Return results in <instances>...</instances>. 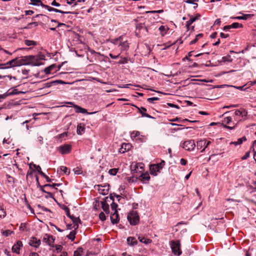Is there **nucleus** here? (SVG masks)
Here are the masks:
<instances>
[{"label":"nucleus","mask_w":256,"mask_h":256,"mask_svg":"<svg viewBox=\"0 0 256 256\" xmlns=\"http://www.w3.org/2000/svg\"><path fill=\"white\" fill-rule=\"evenodd\" d=\"M228 114L232 116L234 121L236 122V124H238L248 119V112L244 108H240V109L226 112L224 115Z\"/></svg>","instance_id":"nucleus-1"},{"label":"nucleus","mask_w":256,"mask_h":256,"mask_svg":"<svg viewBox=\"0 0 256 256\" xmlns=\"http://www.w3.org/2000/svg\"><path fill=\"white\" fill-rule=\"evenodd\" d=\"M170 246L172 253L177 256H180L182 252L180 249V243L178 240H171L170 242Z\"/></svg>","instance_id":"nucleus-2"},{"label":"nucleus","mask_w":256,"mask_h":256,"mask_svg":"<svg viewBox=\"0 0 256 256\" xmlns=\"http://www.w3.org/2000/svg\"><path fill=\"white\" fill-rule=\"evenodd\" d=\"M127 218L130 224L133 226L137 224L140 221V217L136 211L130 212L128 214Z\"/></svg>","instance_id":"nucleus-3"},{"label":"nucleus","mask_w":256,"mask_h":256,"mask_svg":"<svg viewBox=\"0 0 256 256\" xmlns=\"http://www.w3.org/2000/svg\"><path fill=\"white\" fill-rule=\"evenodd\" d=\"M130 138L137 142H144L147 139L146 136L140 134V132L137 130H134L130 133Z\"/></svg>","instance_id":"nucleus-4"},{"label":"nucleus","mask_w":256,"mask_h":256,"mask_svg":"<svg viewBox=\"0 0 256 256\" xmlns=\"http://www.w3.org/2000/svg\"><path fill=\"white\" fill-rule=\"evenodd\" d=\"M26 64L25 60L22 58H17L10 60L7 62V64L10 65V67L20 66Z\"/></svg>","instance_id":"nucleus-5"},{"label":"nucleus","mask_w":256,"mask_h":256,"mask_svg":"<svg viewBox=\"0 0 256 256\" xmlns=\"http://www.w3.org/2000/svg\"><path fill=\"white\" fill-rule=\"evenodd\" d=\"M120 40V41L118 46L122 51H125L128 50L130 48V43L128 42L127 38L124 36H121Z\"/></svg>","instance_id":"nucleus-6"},{"label":"nucleus","mask_w":256,"mask_h":256,"mask_svg":"<svg viewBox=\"0 0 256 256\" xmlns=\"http://www.w3.org/2000/svg\"><path fill=\"white\" fill-rule=\"evenodd\" d=\"M68 104H69L71 106H72L74 108L75 112L76 113H81L83 114H93L96 113V112H87V110L84 108H82L80 107V106H78V105L75 104L73 102H68Z\"/></svg>","instance_id":"nucleus-7"},{"label":"nucleus","mask_w":256,"mask_h":256,"mask_svg":"<svg viewBox=\"0 0 256 256\" xmlns=\"http://www.w3.org/2000/svg\"><path fill=\"white\" fill-rule=\"evenodd\" d=\"M58 150L62 154H66L71 152L72 146L70 144H64L58 146Z\"/></svg>","instance_id":"nucleus-8"},{"label":"nucleus","mask_w":256,"mask_h":256,"mask_svg":"<svg viewBox=\"0 0 256 256\" xmlns=\"http://www.w3.org/2000/svg\"><path fill=\"white\" fill-rule=\"evenodd\" d=\"M211 142L206 140H202L197 142V148L198 149H201L203 148L201 152H203L210 144Z\"/></svg>","instance_id":"nucleus-9"},{"label":"nucleus","mask_w":256,"mask_h":256,"mask_svg":"<svg viewBox=\"0 0 256 256\" xmlns=\"http://www.w3.org/2000/svg\"><path fill=\"white\" fill-rule=\"evenodd\" d=\"M195 146L194 141L192 140H186L182 144V148L188 151L192 150Z\"/></svg>","instance_id":"nucleus-10"},{"label":"nucleus","mask_w":256,"mask_h":256,"mask_svg":"<svg viewBox=\"0 0 256 256\" xmlns=\"http://www.w3.org/2000/svg\"><path fill=\"white\" fill-rule=\"evenodd\" d=\"M30 60H32L34 65L36 66L42 64L43 63L41 60H45V56L44 55H40L37 57H35L33 56H30Z\"/></svg>","instance_id":"nucleus-11"},{"label":"nucleus","mask_w":256,"mask_h":256,"mask_svg":"<svg viewBox=\"0 0 256 256\" xmlns=\"http://www.w3.org/2000/svg\"><path fill=\"white\" fill-rule=\"evenodd\" d=\"M54 238L52 236L48 234H44L42 237V242L50 246H52V245L54 243Z\"/></svg>","instance_id":"nucleus-12"},{"label":"nucleus","mask_w":256,"mask_h":256,"mask_svg":"<svg viewBox=\"0 0 256 256\" xmlns=\"http://www.w3.org/2000/svg\"><path fill=\"white\" fill-rule=\"evenodd\" d=\"M98 190L100 194L102 195H106L108 194L109 190V185L108 184H104L102 185H98Z\"/></svg>","instance_id":"nucleus-13"},{"label":"nucleus","mask_w":256,"mask_h":256,"mask_svg":"<svg viewBox=\"0 0 256 256\" xmlns=\"http://www.w3.org/2000/svg\"><path fill=\"white\" fill-rule=\"evenodd\" d=\"M58 84H65V82L62 80H52L44 84L43 88H50Z\"/></svg>","instance_id":"nucleus-14"},{"label":"nucleus","mask_w":256,"mask_h":256,"mask_svg":"<svg viewBox=\"0 0 256 256\" xmlns=\"http://www.w3.org/2000/svg\"><path fill=\"white\" fill-rule=\"evenodd\" d=\"M41 6L44 8H46L50 12H59V13H61V14H70V13H71L70 12H64L62 10L50 7L48 5H46L44 4H42Z\"/></svg>","instance_id":"nucleus-15"},{"label":"nucleus","mask_w":256,"mask_h":256,"mask_svg":"<svg viewBox=\"0 0 256 256\" xmlns=\"http://www.w3.org/2000/svg\"><path fill=\"white\" fill-rule=\"evenodd\" d=\"M20 92H18V90L16 88H10L5 94H4L2 95H0V98H4L8 96L18 94Z\"/></svg>","instance_id":"nucleus-16"},{"label":"nucleus","mask_w":256,"mask_h":256,"mask_svg":"<svg viewBox=\"0 0 256 256\" xmlns=\"http://www.w3.org/2000/svg\"><path fill=\"white\" fill-rule=\"evenodd\" d=\"M114 196H116L117 198H118V200H120V195H118V194H110V198L113 201L112 204H110L111 208L114 212L115 210H116V208L118 207V204L114 202Z\"/></svg>","instance_id":"nucleus-17"},{"label":"nucleus","mask_w":256,"mask_h":256,"mask_svg":"<svg viewBox=\"0 0 256 256\" xmlns=\"http://www.w3.org/2000/svg\"><path fill=\"white\" fill-rule=\"evenodd\" d=\"M22 246V243L21 241H18L12 247V251L17 254H20V250Z\"/></svg>","instance_id":"nucleus-18"},{"label":"nucleus","mask_w":256,"mask_h":256,"mask_svg":"<svg viewBox=\"0 0 256 256\" xmlns=\"http://www.w3.org/2000/svg\"><path fill=\"white\" fill-rule=\"evenodd\" d=\"M150 177L148 172L142 173L139 176V179L144 184L148 183V182L149 181V180H150Z\"/></svg>","instance_id":"nucleus-19"},{"label":"nucleus","mask_w":256,"mask_h":256,"mask_svg":"<svg viewBox=\"0 0 256 256\" xmlns=\"http://www.w3.org/2000/svg\"><path fill=\"white\" fill-rule=\"evenodd\" d=\"M40 243L41 242L40 240H38L35 237H32L30 240L29 244L32 246L37 248L40 246Z\"/></svg>","instance_id":"nucleus-20"},{"label":"nucleus","mask_w":256,"mask_h":256,"mask_svg":"<svg viewBox=\"0 0 256 256\" xmlns=\"http://www.w3.org/2000/svg\"><path fill=\"white\" fill-rule=\"evenodd\" d=\"M110 220L112 224H116L119 222L120 218L117 210H115L110 216Z\"/></svg>","instance_id":"nucleus-21"},{"label":"nucleus","mask_w":256,"mask_h":256,"mask_svg":"<svg viewBox=\"0 0 256 256\" xmlns=\"http://www.w3.org/2000/svg\"><path fill=\"white\" fill-rule=\"evenodd\" d=\"M150 173L152 175L156 176L158 172H160V170H158V165L152 164L150 167Z\"/></svg>","instance_id":"nucleus-22"},{"label":"nucleus","mask_w":256,"mask_h":256,"mask_svg":"<svg viewBox=\"0 0 256 256\" xmlns=\"http://www.w3.org/2000/svg\"><path fill=\"white\" fill-rule=\"evenodd\" d=\"M132 147L130 144L123 143L121 146V148L120 149V152L124 153L126 151L129 150Z\"/></svg>","instance_id":"nucleus-23"},{"label":"nucleus","mask_w":256,"mask_h":256,"mask_svg":"<svg viewBox=\"0 0 256 256\" xmlns=\"http://www.w3.org/2000/svg\"><path fill=\"white\" fill-rule=\"evenodd\" d=\"M138 110L140 114H141L142 116L146 117L148 118H152V116L149 115L148 114L146 113V109L144 107L138 108Z\"/></svg>","instance_id":"nucleus-24"},{"label":"nucleus","mask_w":256,"mask_h":256,"mask_svg":"<svg viewBox=\"0 0 256 256\" xmlns=\"http://www.w3.org/2000/svg\"><path fill=\"white\" fill-rule=\"evenodd\" d=\"M70 218L72 220L74 223L73 228H74V230L77 229L78 227V223L80 221V219L79 218L75 217L73 215H72Z\"/></svg>","instance_id":"nucleus-25"},{"label":"nucleus","mask_w":256,"mask_h":256,"mask_svg":"<svg viewBox=\"0 0 256 256\" xmlns=\"http://www.w3.org/2000/svg\"><path fill=\"white\" fill-rule=\"evenodd\" d=\"M128 244L131 246H134L138 244L136 239L134 237L130 236L127 238Z\"/></svg>","instance_id":"nucleus-26"},{"label":"nucleus","mask_w":256,"mask_h":256,"mask_svg":"<svg viewBox=\"0 0 256 256\" xmlns=\"http://www.w3.org/2000/svg\"><path fill=\"white\" fill-rule=\"evenodd\" d=\"M254 16L253 14H244L242 16L232 18L234 19L246 20Z\"/></svg>","instance_id":"nucleus-27"},{"label":"nucleus","mask_w":256,"mask_h":256,"mask_svg":"<svg viewBox=\"0 0 256 256\" xmlns=\"http://www.w3.org/2000/svg\"><path fill=\"white\" fill-rule=\"evenodd\" d=\"M85 130V128L84 124H79L77 126V130L76 132L79 135H82L84 132Z\"/></svg>","instance_id":"nucleus-28"},{"label":"nucleus","mask_w":256,"mask_h":256,"mask_svg":"<svg viewBox=\"0 0 256 256\" xmlns=\"http://www.w3.org/2000/svg\"><path fill=\"white\" fill-rule=\"evenodd\" d=\"M232 116L230 114L225 116L222 120V125L232 124L233 122H232Z\"/></svg>","instance_id":"nucleus-29"},{"label":"nucleus","mask_w":256,"mask_h":256,"mask_svg":"<svg viewBox=\"0 0 256 256\" xmlns=\"http://www.w3.org/2000/svg\"><path fill=\"white\" fill-rule=\"evenodd\" d=\"M246 136H243L241 138H240L237 141L232 142L230 143V144H234L235 146L240 145L243 143V142H246Z\"/></svg>","instance_id":"nucleus-30"},{"label":"nucleus","mask_w":256,"mask_h":256,"mask_svg":"<svg viewBox=\"0 0 256 256\" xmlns=\"http://www.w3.org/2000/svg\"><path fill=\"white\" fill-rule=\"evenodd\" d=\"M138 239L140 240V242L144 243L146 244H150L152 242V240L146 238L145 237L142 236H139Z\"/></svg>","instance_id":"nucleus-31"},{"label":"nucleus","mask_w":256,"mask_h":256,"mask_svg":"<svg viewBox=\"0 0 256 256\" xmlns=\"http://www.w3.org/2000/svg\"><path fill=\"white\" fill-rule=\"evenodd\" d=\"M6 215V210L4 209V204L0 203V220L4 218Z\"/></svg>","instance_id":"nucleus-32"},{"label":"nucleus","mask_w":256,"mask_h":256,"mask_svg":"<svg viewBox=\"0 0 256 256\" xmlns=\"http://www.w3.org/2000/svg\"><path fill=\"white\" fill-rule=\"evenodd\" d=\"M102 207L103 210L106 213L108 214L110 212L109 210V205L106 203V201H102Z\"/></svg>","instance_id":"nucleus-33"},{"label":"nucleus","mask_w":256,"mask_h":256,"mask_svg":"<svg viewBox=\"0 0 256 256\" xmlns=\"http://www.w3.org/2000/svg\"><path fill=\"white\" fill-rule=\"evenodd\" d=\"M24 44L28 46H34L36 45L37 42L32 40H24Z\"/></svg>","instance_id":"nucleus-34"},{"label":"nucleus","mask_w":256,"mask_h":256,"mask_svg":"<svg viewBox=\"0 0 256 256\" xmlns=\"http://www.w3.org/2000/svg\"><path fill=\"white\" fill-rule=\"evenodd\" d=\"M168 30V28H166L164 26H161L158 28V30H160V34L162 36H164V34H166Z\"/></svg>","instance_id":"nucleus-35"},{"label":"nucleus","mask_w":256,"mask_h":256,"mask_svg":"<svg viewBox=\"0 0 256 256\" xmlns=\"http://www.w3.org/2000/svg\"><path fill=\"white\" fill-rule=\"evenodd\" d=\"M203 36L204 34H198L196 36L195 38L190 42V44L192 45L196 44L198 41V40L203 37Z\"/></svg>","instance_id":"nucleus-36"},{"label":"nucleus","mask_w":256,"mask_h":256,"mask_svg":"<svg viewBox=\"0 0 256 256\" xmlns=\"http://www.w3.org/2000/svg\"><path fill=\"white\" fill-rule=\"evenodd\" d=\"M232 58L231 56L230 55H227L226 56H223L222 58V61L223 62H232Z\"/></svg>","instance_id":"nucleus-37"},{"label":"nucleus","mask_w":256,"mask_h":256,"mask_svg":"<svg viewBox=\"0 0 256 256\" xmlns=\"http://www.w3.org/2000/svg\"><path fill=\"white\" fill-rule=\"evenodd\" d=\"M83 252V249L82 248H78L74 252V256H81Z\"/></svg>","instance_id":"nucleus-38"},{"label":"nucleus","mask_w":256,"mask_h":256,"mask_svg":"<svg viewBox=\"0 0 256 256\" xmlns=\"http://www.w3.org/2000/svg\"><path fill=\"white\" fill-rule=\"evenodd\" d=\"M121 36H120L118 38L114 39H111L110 40V42L112 44H113L114 45H119L120 41V40Z\"/></svg>","instance_id":"nucleus-39"},{"label":"nucleus","mask_w":256,"mask_h":256,"mask_svg":"<svg viewBox=\"0 0 256 256\" xmlns=\"http://www.w3.org/2000/svg\"><path fill=\"white\" fill-rule=\"evenodd\" d=\"M60 170L66 175H68L70 173V170L66 166H61L60 168Z\"/></svg>","instance_id":"nucleus-40"},{"label":"nucleus","mask_w":256,"mask_h":256,"mask_svg":"<svg viewBox=\"0 0 256 256\" xmlns=\"http://www.w3.org/2000/svg\"><path fill=\"white\" fill-rule=\"evenodd\" d=\"M232 126H229L226 124H223V127L230 130H234L238 125V124L234 122H232Z\"/></svg>","instance_id":"nucleus-41"},{"label":"nucleus","mask_w":256,"mask_h":256,"mask_svg":"<svg viewBox=\"0 0 256 256\" xmlns=\"http://www.w3.org/2000/svg\"><path fill=\"white\" fill-rule=\"evenodd\" d=\"M76 234V231L72 230L70 232V234L68 236V238L69 240H70L72 241H73L75 238Z\"/></svg>","instance_id":"nucleus-42"},{"label":"nucleus","mask_w":256,"mask_h":256,"mask_svg":"<svg viewBox=\"0 0 256 256\" xmlns=\"http://www.w3.org/2000/svg\"><path fill=\"white\" fill-rule=\"evenodd\" d=\"M38 26V24L37 22H32L28 24L27 26L24 27V28L30 29L32 28L33 26Z\"/></svg>","instance_id":"nucleus-43"},{"label":"nucleus","mask_w":256,"mask_h":256,"mask_svg":"<svg viewBox=\"0 0 256 256\" xmlns=\"http://www.w3.org/2000/svg\"><path fill=\"white\" fill-rule=\"evenodd\" d=\"M60 184H44V186L46 188H48L49 189V190H50V188H55V187L56 186H58Z\"/></svg>","instance_id":"nucleus-44"},{"label":"nucleus","mask_w":256,"mask_h":256,"mask_svg":"<svg viewBox=\"0 0 256 256\" xmlns=\"http://www.w3.org/2000/svg\"><path fill=\"white\" fill-rule=\"evenodd\" d=\"M118 171V168H114L108 170V174L112 176H116Z\"/></svg>","instance_id":"nucleus-45"},{"label":"nucleus","mask_w":256,"mask_h":256,"mask_svg":"<svg viewBox=\"0 0 256 256\" xmlns=\"http://www.w3.org/2000/svg\"><path fill=\"white\" fill-rule=\"evenodd\" d=\"M31 2L30 3V4L34 6H40L42 4H43L41 2V0H31Z\"/></svg>","instance_id":"nucleus-46"},{"label":"nucleus","mask_w":256,"mask_h":256,"mask_svg":"<svg viewBox=\"0 0 256 256\" xmlns=\"http://www.w3.org/2000/svg\"><path fill=\"white\" fill-rule=\"evenodd\" d=\"M242 24L238 22H234L230 24V28H242Z\"/></svg>","instance_id":"nucleus-47"},{"label":"nucleus","mask_w":256,"mask_h":256,"mask_svg":"<svg viewBox=\"0 0 256 256\" xmlns=\"http://www.w3.org/2000/svg\"><path fill=\"white\" fill-rule=\"evenodd\" d=\"M196 21V19L194 18L193 17H191L190 18V19L188 20L186 22V26L188 28H189V26L194 22Z\"/></svg>","instance_id":"nucleus-48"},{"label":"nucleus","mask_w":256,"mask_h":256,"mask_svg":"<svg viewBox=\"0 0 256 256\" xmlns=\"http://www.w3.org/2000/svg\"><path fill=\"white\" fill-rule=\"evenodd\" d=\"M128 62V60L126 58H122L118 62V64H127Z\"/></svg>","instance_id":"nucleus-49"},{"label":"nucleus","mask_w":256,"mask_h":256,"mask_svg":"<svg viewBox=\"0 0 256 256\" xmlns=\"http://www.w3.org/2000/svg\"><path fill=\"white\" fill-rule=\"evenodd\" d=\"M88 51L92 54H94L96 56H104V55L101 54L100 52H96L94 50H92V49H90V48H88Z\"/></svg>","instance_id":"nucleus-50"},{"label":"nucleus","mask_w":256,"mask_h":256,"mask_svg":"<svg viewBox=\"0 0 256 256\" xmlns=\"http://www.w3.org/2000/svg\"><path fill=\"white\" fill-rule=\"evenodd\" d=\"M26 223H22L19 227L20 230L24 232L26 230Z\"/></svg>","instance_id":"nucleus-51"},{"label":"nucleus","mask_w":256,"mask_h":256,"mask_svg":"<svg viewBox=\"0 0 256 256\" xmlns=\"http://www.w3.org/2000/svg\"><path fill=\"white\" fill-rule=\"evenodd\" d=\"M160 100V98L158 97H152L150 98L147 99L148 102L150 103H154V100Z\"/></svg>","instance_id":"nucleus-52"},{"label":"nucleus","mask_w":256,"mask_h":256,"mask_svg":"<svg viewBox=\"0 0 256 256\" xmlns=\"http://www.w3.org/2000/svg\"><path fill=\"white\" fill-rule=\"evenodd\" d=\"M34 170H28L26 174V179L28 178V177L32 178L34 175Z\"/></svg>","instance_id":"nucleus-53"},{"label":"nucleus","mask_w":256,"mask_h":256,"mask_svg":"<svg viewBox=\"0 0 256 256\" xmlns=\"http://www.w3.org/2000/svg\"><path fill=\"white\" fill-rule=\"evenodd\" d=\"M99 218H100V220L102 221H104L106 219L105 214L103 212H101L99 214Z\"/></svg>","instance_id":"nucleus-54"},{"label":"nucleus","mask_w":256,"mask_h":256,"mask_svg":"<svg viewBox=\"0 0 256 256\" xmlns=\"http://www.w3.org/2000/svg\"><path fill=\"white\" fill-rule=\"evenodd\" d=\"M12 232L10 230H6L3 231L2 234L3 235L8 236L9 235H10Z\"/></svg>","instance_id":"nucleus-55"},{"label":"nucleus","mask_w":256,"mask_h":256,"mask_svg":"<svg viewBox=\"0 0 256 256\" xmlns=\"http://www.w3.org/2000/svg\"><path fill=\"white\" fill-rule=\"evenodd\" d=\"M40 190L42 192H43L46 193V190H49V189L48 188H46L44 186H40Z\"/></svg>","instance_id":"nucleus-56"},{"label":"nucleus","mask_w":256,"mask_h":256,"mask_svg":"<svg viewBox=\"0 0 256 256\" xmlns=\"http://www.w3.org/2000/svg\"><path fill=\"white\" fill-rule=\"evenodd\" d=\"M54 66L53 65L50 66L49 67L46 68L45 72L46 74H50L52 70V69Z\"/></svg>","instance_id":"nucleus-57"},{"label":"nucleus","mask_w":256,"mask_h":256,"mask_svg":"<svg viewBox=\"0 0 256 256\" xmlns=\"http://www.w3.org/2000/svg\"><path fill=\"white\" fill-rule=\"evenodd\" d=\"M6 178H7L8 181L9 182H14V178L13 177L10 176L8 174H6Z\"/></svg>","instance_id":"nucleus-58"},{"label":"nucleus","mask_w":256,"mask_h":256,"mask_svg":"<svg viewBox=\"0 0 256 256\" xmlns=\"http://www.w3.org/2000/svg\"><path fill=\"white\" fill-rule=\"evenodd\" d=\"M164 164V160H162L160 163L156 164V165H158V170H160L162 168V167Z\"/></svg>","instance_id":"nucleus-59"},{"label":"nucleus","mask_w":256,"mask_h":256,"mask_svg":"<svg viewBox=\"0 0 256 256\" xmlns=\"http://www.w3.org/2000/svg\"><path fill=\"white\" fill-rule=\"evenodd\" d=\"M180 164L182 166H186L187 164V160H186L182 158L180 160Z\"/></svg>","instance_id":"nucleus-60"},{"label":"nucleus","mask_w":256,"mask_h":256,"mask_svg":"<svg viewBox=\"0 0 256 256\" xmlns=\"http://www.w3.org/2000/svg\"><path fill=\"white\" fill-rule=\"evenodd\" d=\"M250 156V152H246L242 158V160H244Z\"/></svg>","instance_id":"nucleus-61"},{"label":"nucleus","mask_w":256,"mask_h":256,"mask_svg":"<svg viewBox=\"0 0 256 256\" xmlns=\"http://www.w3.org/2000/svg\"><path fill=\"white\" fill-rule=\"evenodd\" d=\"M34 166L36 168V170H37L40 174V172L42 171L40 166L35 164H34Z\"/></svg>","instance_id":"nucleus-62"},{"label":"nucleus","mask_w":256,"mask_h":256,"mask_svg":"<svg viewBox=\"0 0 256 256\" xmlns=\"http://www.w3.org/2000/svg\"><path fill=\"white\" fill-rule=\"evenodd\" d=\"M46 194V198H53V195L51 192L47 191Z\"/></svg>","instance_id":"nucleus-63"},{"label":"nucleus","mask_w":256,"mask_h":256,"mask_svg":"<svg viewBox=\"0 0 256 256\" xmlns=\"http://www.w3.org/2000/svg\"><path fill=\"white\" fill-rule=\"evenodd\" d=\"M120 56V54H118V55L117 56H114V55H113L111 53H110L109 54V56L112 59H116L118 58H119Z\"/></svg>","instance_id":"nucleus-64"}]
</instances>
